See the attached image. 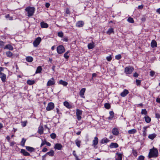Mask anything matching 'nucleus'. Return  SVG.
<instances>
[{
  "label": "nucleus",
  "instance_id": "nucleus-1",
  "mask_svg": "<svg viewBox=\"0 0 160 160\" xmlns=\"http://www.w3.org/2000/svg\"><path fill=\"white\" fill-rule=\"evenodd\" d=\"M158 149L154 147L150 149L148 155L149 158H156L158 156Z\"/></svg>",
  "mask_w": 160,
  "mask_h": 160
},
{
  "label": "nucleus",
  "instance_id": "nucleus-2",
  "mask_svg": "<svg viewBox=\"0 0 160 160\" xmlns=\"http://www.w3.org/2000/svg\"><path fill=\"white\" fill-rule=\"evenodd\" d=\"M25 10L27 12V16L28 17H30L33 15L35 8L34 7L28 6L26 7Z\"/></svg>",
  "mask_w": 160,
  "mask_h": 160
},
{
  "label": "nucleus",
  "instance_id": "nucleus-3",
  "mask_svg": "<svg viewBox=\"0 0 160 160\" xmlns=\"http://www.w3.org/2000/svg\"><path fill=\"white\" fill-rule=\"evenodd\" d=\"M134 69V68L132 66H129L125 68L124 72L127 75L130 74L133 71Z\"/></svg>",
  "mask_w": 160,
  "mask_h": 160
},
{
  "label": "nucleus",
  "instance_id": "nucleus-4",
  "mask_svg": "<svg viewBox=\"0 0 160 160\" xmlns=\"http://www.w3.org/2000/svg\"><path fill=\"white\" fill-rule=\"evenodd\" d=\"M57 51L58 54H62L65 52V50L63 45H60L57 47Z\"/></svg>",
  "mask_w": 160,
  "mask_h": 160
},
{
  "label": "nucleus",
  "instance_id": "nucleus-5",
  "mask_svg": "<svg viewBox=\"0 0 160 160\" xmlns=\"http://www.w3.org/2000/svg\"><path fill=\"white\" fill-rule=\"evenodd\" d=\"M41 38L40 37L37 38L33 42V45L35 47H37L40 43Z\"/></svg>",
  "mask_w": 160,
  "mask_h": 160
},
{
  "label": "nucleus",
  "instance_id": "nucleus-6",
  "mask_svg": "<svg viewBox=\"0 0 160 160\" xmlns=\"http://www.w3.org/2000/svg\"><path fill=\"white\" fill-rule=\"evenodd\" d=\"M54 104L52 102H49L48 104L46 109L47 111H51L54 108Z\"/></svg>",
  "mask_w": 160,
  "mask_h": 160
},
{
  "label": "nucleus",
  "instance_id": "nucleus-7",
  "mask_svg": "<svg viewBox=\"0 0 160 160\" xmlns=\"http://www.w3.org/2000/svg\"><path fill=\"white\" fill-rule=\"evenodd\" d=\"M82 111L81 110H80L78 109H76V115L78 121L80 120L82 118L81 115L82 114Z\"/></svg>",
  "mask_w": 160,
  "mask_h": 160
},
{
  "label": "nucleus",
  "instance_id": "nucleus-8",
  "mask_svg": "<svg viewBox=\"0 0 160 160\" xmlns=\"http://www.w3.org/2000/svg\"><path fill=\"white\" fill-rule=\"evenodd\" d=\"M55 81L53 78L50 79L47 82V85L48 86H51L55 84Z\"/></svg>",
  "mask_w": 160,
  "mask_h": 160
},
{
  "label": "nucleus",
  "instance_id": "nucleus-9",
  "mask_svg": "<svg viewBox=\"0 0 160 160\" xmlns=\"http://www.w3.org/2000/svg\"><path fill=\"white\" fill-rule=\"evenodd\" d=\"M98 143V138L97 137H96L94 138V139L92 141V146L94 147V148H97L96 145Z\"/></svg>",
  "mask_w": 160,
  "mask_h": 160
},
{
  "label": "nucleus",
  "instance_id": "nucleus-10",
  "mask_svg": "<svg viewBox=\"0 0 160 160\" xmlns=\"http://www.w3.org/2000/svg\"><path fill=\"white\" fill-rule=\"evenodd\" d=\"M6 75L5 74L3 73H0V78L2 82H4L6 81Z\"/></svg>",
  "mask_w": 160,
  "mask_h": 160
},
{
  "label": "nucleus",
  "instance_id": "nucleus-11",
  "mask_svg": "<svg viewBox=\"0 0 160 160\" xmlns=\"http://www.w3.org/2000/svg\"><path fill=\"white\" fill-rule=\"evenodd\" d=\"M122 155L123 154L122 153H117L115 158L116 160H122Z\"/></svg>",
  "mask_w": 160,
  "mask_h": 160
},
{
  "label": "nucleus",
  "instance_id": "nucleus-12",
  "mask_svg": "<svg viewBox=\"0 0 160 160\" xmlns=\"http://www.w3.org/2000/svg\"><path fill=\"white\" fill-rule=\"evenodd\" d=\"M85 91V88H83L81 89L79 92V95L81 97L84 98H85V97L84 96V94Z\"/></svg>",
  "mask_w": 160,
  "mask_h": 160
},
{
  "label": "nucleus",
  "instance_id": "nucleus-13",
  "mask_svg": "<svg viewBox=\"0 0 160 160\" xmlns=\"http://www.w3.org/2000/svg\"><path fill=\"white\" fill-rule=\"evenodd\" d=\"M26 149L28 150V151L32 152H34L35 151V149L33 147H31L30 146H25Z\"/></svg>",
  "mask_w": 160,
  "mask_h": 160
},
{
  "label": "nucleus",
  "instance_id": "nucleus-14",
  "mask_svg": "<svg viewBox=\"0 0 160 160\" xmlns=\"http://www.w3.org/2000/svg\"><path fill=\"white\" fill-rule=\"evenodd\" d=\"M118 147V145L116 143L112 142L109 145L110 148H116Z\"/></svg>",
  "mask_w": 160,
  "mask_h": 160
},
{
  "label": "nucleus",
  "instance_id": "nucleus-15",
  "mask_svg": "<svg viewBox=\"0 0 160 160\" xmlns=\"http://www.w3.org/2000/svg\"><path fill=\"white\" fill-rule=\"evenodd\" d=\"M54 148L56 149L60 150L62 148V146L60 143H56L55 145Z\"/></svg>",
  "mask_w": 160,
  "mask_h": 160
},
{
  "label": "nucleus",
  "instance_id": "nucleus-16",
  "mask_svg": "<svg viewBox=\"0 0 160 160\" xmlns=\"http://www.w3.org/2000/svg\"><path fill=\"white\" fill-rule=\"evenodd\" d=\"M20 152L21 153H22L23 155L25 156H30V153L27 151H26L25 149H21Z\"/></svg>",
  "mask_w": 160,
  "mask_h": 160
},
{
  "label": "nucleus",
  "instance_id": "nucleus-17",
  "mask_svg": "<svg viewBox=\"0 0 160 160\" xmlns=\"http://www.w3.org/2000/svg\"><path fill=\"white\" fill-rule=\"evenodd\" d=\"M129 93L127 89H124L123 91L122 92L120 95L122 97H124L126 96Z\"/></svg>",
  "mask_w": 160,
  "mask_h": 160
},
{
  "label": "nucleus",
  "instance_id": "nucleus-18",
  "mask_svg": "<svg viewBox=\"0 0 160 160\" xmlns=\"http://www.w3.org/2000/svg\"><path fill=\"white\" fill-rule=\"evenodd\" d=\"M40 25L41 27L42 28H47L48 27V24L44 22H41Z\"/></svg>",
  "mask_w": 160,
  "mask_h": 160
},
{
  "label": "nucleus",
  "instance_id": "nucleus-19",
  "mask_svg": "<svg viewBox=\"0 0 160 160\" xmlns=\"http://www.w3.org/2000/svg\"><path fill=\"white\" fill-rule=\"evenodd\" d=\"M63 105L68 108L70 109L72 108V105L67 101L64 102H63Z\"/></svg>",
  "mask_w": 160,
  "mask_h": 160
},
{
  "label": "nucleus",
  "instance_id": "nucleus-20",
  "mask_svg": "<svg viewBox=\"0 0 160 160\" xmlns=\"http://www.w3.org/2000/svg\"><path fill=\"white\" fill-rule=\"evenodd\" d=\"M112 132L114 135H117L119 133L118 130L117 128H114L112 130Z\"/></svg>",
  "mask_w": 160,
  "mask_h": 160
},
{
  "label": "nucleus",
  "instance_id": "nucleus-21",
  "mask_svg": "<svg viewBox=\"0 0 160 160\" xmlns=\"http://www.w3.org/2000/svg\"><path fill=\"white\" fill-rule=\"evenodd\" d=\"M4 49H7L10 50H12L13 49V48L10 44H8L5 46L4 48Z\"/></svg>",
  "mask_w": 160,
  "mask_h": 160
},
{
  "label": "nucleus",
  "instance_id": "nucleus-22",
  "mask_svg": "<svg viewBox=\"0 0 160 160\" xmlns=\"http://www.w3.org/2000/svg\"><path fill=\"white\" fill-rule=\"evenodd\" d=\"M38 132L40 135L43 132V128L42 126H40L38 128Z\"/></svg>",
  "mask_w": 160,
  "mask_h": 160
},
{
  "label": "nucleus",
  "instance_id": "nucleus-23",
  "mask_svg": "<svg viewBox=\"0 0 160 160\" xmlns=\"http://www.w3.org/2000/svg\"><path fill=\"white\" fill-rule=\"evenodd\" d=\"M84 22L82 21H79L77 22L76 25L78 27H82L84 25Z\"/></svg>",
  "mask_w": 160,
  "mask_h": 160
},
{
  "label": "nucleus",
  "instance_id": "nucleus-24",
  "mask_svg": "<svg viewBox=\"0 0 160 160\" xmlns=\"http://www.w3.org/2000/svg\"><path fill=\"white\" fill-rule=\"evenodd\" d=\"M110 140L107 138H104L101 140L100 141V143L101 144H103L105 143H107Z\"/></svg>",
  "mask_w": 160,
  "mask_h": 160
},
{
  "label": "nucleus",
  "instance_id": "nucleus-25",
  "mask_svg": "<svg viewBox=\"0 0 160 160\" xmlns=\"http://www.w3.org/2000/svg\"><path fill=\"white\" fill-rule=\"evenodd\" d=\"M151 45L152 48L156 47L157 46L156 42L155 40H152L151 43Z\"/></svg>",
  "mask_w": 160,
  "mask_h": 160
},
{
  "label": "nucleus",
  "instance_id": "nucleus-26",
  "mask_svg": "<svg viewBox=\"0 0 160 160\" xmlns=\"http://www.w3.org/2000/svg\"><path fill=\"white\" fill-rule=\"evenodd\" d=\"M149 128V126H145L143 128V136H146L147 135V129Z\"/></svg>",
  "mask_w": 160,
  "mask_h": 160
},
{
  "label": "nucleus",
  "instance_id": "nucleus-27",
  "mask_svg": "<svg viewBox=\"0 0 160 160\" xmlns=\"http://www.w3.org/2000/svg\"><path fill=\"white\" fill-rule=\"evenodd\" d=\"M58 83L64 86H66L68 84V83L67 82L64 81L62 80H60L59 81Z\"/></svg>",
  "mask_w": 160,
  "mask_h": 160
},
{
  "label": "nucleus",
  "instance_id": "nucleus-28",
  "mask_svg": "<svg viewBox=\"0 0 160 160\" xmlns=\"http://www.w3.org/2000/svg\"><path fill=\"white\" fill-rule=\"evenodd\" d=\"M95 43L92 42V43L88 44V47L89 49H90L93 48L95 47Z\"/></svg>",
  "mask_w": 160,
  "mask_h": 160
},
{
  "label": "nucleus",
  "instance_id": "nucleus-29",
  "mask_svg": "<svg viewBox=\"0 0 160 160\" xmlns=\"http://www.w3.org/2000/svg\"><path fill=\"white\" fill-rule=\"evenodd\" d=\"M54 154V152L53 150H51L50 152H47L46 155H48L50 156H53Z\"/></svg>",
  "mask_w": 160,
  "mask_h": 160
},
{
  "label": "nucleus",
  "instance_id": "nucleus-30",
  "mask_svg": "<svg viewBox=\"0 0 160 160\" xmlns=\"http://www.w3.org/2000/svg\"><path fill=\"white\" fill-rule=\"evenodd\" d=\"M156 136V135L155 133H153L152 134H150L148 135V138L153 140V139Z\"/></svg>",
  "mask_w": 160,
  "mask_h": 160
},
{
  "label": "nucleus",
  "instance_id": "nucleus-31",
  "mask_svg": "<svg viewBox=\"0 0 160 160\" xmlns=\"http://www.w3.org/2000/svg\"><path fill=\"white\" fill-rule=\"evenodd\" d=\"M144 118L145 121L147 123H149L151 121V119L149 116H146Z\"/></svg>",
  "mask_w": 160,
  "mask_h": 160
},
{
  "label": "nucleus",
  "instance_id": "nucleus-32",
  "mask_svg": "<svg viewBox=\"0 0 160 160\" xmlns=\"http://www.w3.org/2000/svg\"><path fill=\"white\" fill-rule=\"evenodd\" d=\"M137 130L135 129H133L128 131V132L130 134H133L136 132Z\"/></svg>",
  "mask_w": 160,
  "mask_h": 160
},
{
  "label": "nucleus",
  "instance_id": "nucleus-33",
  "mask_svg": "<svg viewBox=\"0 0 160 160\" xmlns=\"http://www.w3.org/2000/svg\"><path fill=\"white\" fill-rule=\"evenodd\" d=\"M42 70V68L41 66H39L37 67V70L36 71L35 73H40Z\"/></svg>",
  "mask_w": 160,
  "mask_h": 160
},
{
  "label": "nucleus",
  "instance_id": "nucleus-34",
  "mask_svg": "<svg viewBox=\"0 0 160 160\" xmlns=\"http://www.w3.org/2000/svg\"><path fill=\"white\" fill-rule=\"evenodd\" d=\"M70 52L69 51H68L64 54V58L66 59H68L69 57V55H68V53Z\"/></svg>",
  "mask_w": 160,
  "mask_h": 160
},
{
  "label": "nucleus",
  "instance_id": "nucleus-35",
  "mask_svg": "<svg viewBox=\"0 0 160 160\" xmlns=\"http://www.w3.org/2000/svg\"><path fill=\"white\" fill-rule=\"evenodd\" d=\"M33 58L31 56H28L26 58V60L29 62H31L33 61Z\"/></svg>",
  "mask_w": 160,
  "mask_h": 160
},
{
  "label": "nucleus",
  "instance_id": "nucleus-36",
  "mask_svg": "<svg viewBox=\"0 0 160 160\" xmlns=\"http://www.w3.org/2000/svg\"><path fill=\"white\" fill-rule=\"evenodd\" d=\"M113 32V28H110L108 30L107 32V33L108 35H110Z\"/></svg>",
  "mask_w": 160,
  "mask_h": 160
},
{
  "label": "nucleus",
  "instance_id": "nucleus-37",
  "mask_svg": "<svg viewBox=\"0 0 160 160\" xmlns=\"http://www.w3.org/2000/svg\"><path fill=\"white\" fill-rule=\"evenodd\" d=\"M75 143L77 146L79 148L80 146V143H81V142L78 139H76L75 141Z\"/></svg>",
  "mask_w": 160,
  "mask_h": 160
},
{
  "label": "nucleus",
  "instance_id": "nucleus-38",
  "mask_svg": "<svg viewBox=\"0 0 160 160\" xmlns=\"http://www.w3.org/2000/svg\"><path fill=\"white\" fill-rule=\"evenodd\" d=\"M35 83V81L34 80H28L27 81V83L29 85H32Z\"/></svg>",
  "mask_w": 160,
  "mask_h": 160
},
{
  "label": "nucleus",
  "instance_id": "nucleus-39",
  "mask_svg": "<svg viewBox=\"0 0 160 160\" xmlns=\"http://www.w3.org/2000/svg\"><path fill=\"white\" fill-rule=\"evenodd\" d=\"M26 141V139H25L24 138H22L21 142V145L22 147L24 146Z\"/></svg>",
  "mask_w": 160,
  "mask_h": 160
},
{
  "label": "nucleus",
  "instance_id": "nucleus-40",
  "mask_svg": "<svg viewBox=\"0 0 160 160\" xmlns=\"http://www.w3.org/2000/svg\"><path fill=\"white\" fill-rule=\"evenodd\" d=\"M127 21L130 23H133L134 22L133 18L131 17L128 18L127 19Z\"/></svg>",
  "mask_w": 160,
  "mask_h": 160
},
{
  "label": "nucleus",
  "instance_id": "nucleus-41",
  "mask_svg": "<svg viewBox=\"0 0 160 160\" xmlns=\"http://www.w3.org/2000/svg\"><path fill=\"white\" fill-rule=\"evenodd\" d=\"M105 108L107 109H109L111 107L110 104L108 103H106L104 104Z\"/></svg>",
  "mask_w": 160,
  "mask_h": 160
},
{
  "label": "nucleus",
  "instance_id": "nucleus-42",
  "mask_svg": "<svg viewBox=\"0 0 160 160\" xmlns=\"http://www.w3.org/2000/svg\"><path fill=\"white\" fill-rule=\"evenodd\" d=\"M6 54L7 56L9 57H11L12 55V53L10 51L7 52Z\"/></svg>",
  "mask_w": 160,
  "mask_h": 160
},
{
  "label": "nucleus",
  "instance_id": "nucleus-43",
  "mask_svg": "<svg viewBox=\"0 0 160 160\" xmlns=\"http://www.w3.org/2000/svg\"><path fill=\"white\" fill-rule=\"evenodd\" d=\"M63 35V33L62 31L58 32V36L60 38L62 37Z\"/></svg>",
  "mask_w": 160,
  "mask_h": 160
},
{
  "label": "nucleus",
  "instance_id": "nucleus-44",
  "mask_svg": "<svg viewBox=\"0 0 160 160\" xmlns=\"http://www.w3.org/2000/svg\"><path fill=\"white\" fill-rule=\"evenodd\" d=\"M147 113V112L146 109H142L141 112L142 114L146 115Z\"/></svg>",
  "mask_w": 160,
  "mask_h": 160
},
{
  "label": "nucleus",
  "instance_id": "nucleus-45",
  "mask_svg": "<svg viewBox=\"0 0 160 160\" xmlns=\"http://www.w3.org/2000/svg\"><path fill=\"white\" fill-rule=\"evenodd\" d=\"M56 134L55 133H52L50 135V137L52 139H55L56 138Z\"/></svg>",
  "mask_w": 160,
  "mask_h": 160
},
{
  "label": "nucleus",
  "instance_id": "nucleus-46",
  "mask_svg": "<svg viewBox=\"0 0 160 160\" xmlns=\"http://www.w3.org/2000/svg\"><path fill=\"white\" fill-rule=\"evenodd\" d=\"M42 142L40 145L41 147H42V146H43L44 145L46 144V143L47 142L46 140H42Z\"/></svg>",
  "mask_w": 160,
  "mask_h": 160
},
{
  "label": "nucleus",
  "instance_id": "nucleus-47",
  "mask_svg": "<svg viewBox=\"0 0 160 160\" xmlns=\"http://www.w3.org/2000/svg\"><path fill=\"white\" fill-rule=\"evenodd\" d=\"M27 121H22L21 122L22 126L23 127H25L26 125V123H27Z\"/></svg>",
  "mask_w": 160,
  "mask_h": 160
},
{
  "label": "nucleus",
  "instance_id": "nucleus-48",
  "mask_svg": "<svg viewBox=\"0 0 160 160\" xmlns=\"http://www.w3.org/2000/svg\"><path fill=\"white\" fill-rule=\"evenodd\" d=\"M121 55L120 54H118L115 56V59L117 60H119L121 58Z\"/></svg>",
  "mask_w": 160,
  "mask_h": 160
},
{
  "label": "nucleus",
  "instance_id": "nucleus-49",
  "mask_svg": "<svg viewBox=\"0 0 160 160\" xmlns=\"http://www.w3.org/2000/svg\"><path fill=\"white\" fill-rule=\"evenodd\" d=\"M5 17L6 18H8L9 20H12V17H10L9 14H7L5 16Z\"/></svg>",
  "mask_w": 160,
  "mask_h": 160
},
{
  "label": "nucleus",
  "instance_id": "nucleus-50",
  "mask_svg": "<svg viewBox=\"0 0 160 160\" xmlns=\"http://www.w3.org/2000/svg\"><path fill=\"white\" fill-rule=\"evenodd\" d=\"M132 151V154L135 157H136L137 155V152L136 150H133Z\"/></svg>",
  "mask_w": 160,
  "mask_h": 160
},
{
  "label": "nucleus",
  "instance_id": "nucleus-51",
  "mask_svg": "<svg viewBox=\"0 0 160 160\" xmlns=\"http://www.w3.org/2000/svg\"><path fill=\"white\" fill-rule=\"evenodd\" d=\"M4 45V42L2 41H0V47L1 48H2Z\"/></svg>",
  "mask_w": 160,
  "mask_h": 160
},
{
  "label": "nucleus",
  "instance_id": "nucleus-52",
  "mask_svg": "<svg viewBox=\"0 0 160 160\" xmlns=\"http://www.w3.org/2000/svg\"><path fill=\"white\" fill-rule=\"evenodd\" d=\"M106 59L108 61H110L112 59V58L111 55H109L106 57Z\"/></svg>",
  "mask_w": 160,
  "mask_h": 160
},
{
  "label": "nucleus",
  "instance_id": "nucleus-53",
  "mask_svg": "<svg viewBox=\"0 0 160 160\" xmlns=\"http://www.w3.org/2000/svg\"><path fill=\"white\" fill-rule=\"evenodd\" d=\"M141 82V80H139L137 79L136 80V84L137 85H138V86L140 85Z\"/></svg>",
  "mask_w": 160,
  "mask_h": 160
},
{
  "label": "nucleus",
  "instance_id": "nucleus-54",
  "mask_svg": "<svg viewBox=\"0 0 160 160\" xmlns=\"http://www.w3.org/2000/svg\"><path fill=\"white\" fill-rule=\"evenodd\" d=\"M144 157L142 155L139 156L138 158V160H144Z\"/></svg>",
  "mask_w": 160,
  "mask_h": 160
},
{
  "label": "nucleus",
  "instance_id": "nucleus-55",
  "mask_svg": "<svg viewBox=\"0 0 160 160\" xmlns=\"http://www.w3.org/2000/svg\"><path fill=\"white\" fill-rule=\"evenodd\" d=\"M154 74H155V72L154 71H152L150 72V76L152 77L153 76V75H154Z\"/></svg>",
  "mask_w": 160,
  "mask_h": 160
},
{
  "label": "nucleus",
  "instance_id": "nucleus-56",
  "mask_svg": "<svg viewBox=\"0 0 160 160\" xmlns=\"http://www.w3.org/2000/svg\"><path fill=\"white\" fill-rule=\"evenodd\" d=\"M110 114L111 115V116H112V118L114 116V112L112 111H111L109 112Z\"/></svg>",
  "mask_w": 160,
  "mask_h": 160
},
{
  "label": "nucleus",
  "instance_id": "nucleus-57",
  "mask_svg": "<svg viewBox=\"0 0 160 160\" xmlns=\"http://www.w3.org/2000/svg\"><path fill=\"white\" fill-rule=\"evenodd\" d=\"M62 40L64 41H65L66 42H67L68 41V39L67 37H64L63 38Z\"/></svg>",
  "mask_w": 160,
  "mask_h": 160
},
{
  "label": "nucleus",
  "instance_id": "nucleus-58",
  "mask_svg": "<svg viewBox=\"0 0 160 160\" xmlns=\"http://www.w3.org/2000/svg\"><path fill=\"white\" fill-rule=\"evenodd\" d=\"M133 76L134 77L137 78L138 76V74L137 72H135L134 73Z\"/></svg>",
  "mask_w": 160,
  "mask_h": 160
},
{
  "label": "nucleus",
  "instance_id": "nucleus-59",
  "mask_svg": "<svg viewBox=\"0 0 160 160\" xmlns=\"http://www.w3.org/2000/svg\"><path fill=\"white\" fill-rule=\"evenodd\" d=\"M50 3L48 2H47L45 4V6L47 8H48L50 6Z\"/></svg>",
  "mask_w": 160,
  "mask_h": 160
},
{
  "label": "nucleus",
  "instance_id": "nucleus-60",
  "mask_svg": "<svg viewBox=\"0 0 160 160\" xmlns=\"http://www.w3.org/2000/svg\"><path fill=\"white\" fill-rule=\"evenodd\" d=\"M47 151H48V149L46 148H43V149L42 150V151L43 152H46Z\"/></svg>",
  "mask_w": 160,
  "mask_h": 160
},
{
  "label": "nucleus",
  "instance_id": "nucleus-61",
  "mask_svg": "<svg viewBox=\"0 0 160 160\" xmlns=\"http://www.w3.org/2000/svg\"><path fill=\"white\" fill-rule=\"evenodd\" d=\"M156 117L157 118H160V115L158 113L156 114Z\"/></svg>",
  "mask_w": 160,
  "mask_h": 160
},
{
  "label": "nucleus",
  "instance_id": "nucleus-62",
  "mask_svg": "<svg viewBox=\"0 0 160 160\" xmlns=\"http://www.w3.org/2000/svg\"><path fill=\"white\" fill-rule=\"evenodd\" d=\"M70 12L69 9L68 8H67L66 10V13L68 14L70 13Z\"/></svg>",
  "mask_w": 160,
  "mask_h": 160
},
{
  "label": "nucleus",
  "instance_id": "nucleus-63",
  "mask_svg": "<svg viewBox=\"0 0 160 160\" xmlns=\"http://www.w3.org/2000/svg\"><path fill=\"white\" fill-rule=\"evenodd\" d=\"M143 7L142 5H139L138 6V8L141 9L143 8Z\"/></svg>",
  "mask_w": 160,
  "mask_h": 160
},
{
  "label": "nucleus",
  "instance_id": "nucleus-64",
  "mask_svg": "<svg viewBox=\"0 0 160 160\" xmlns=\"http://www.w3.org/2000/svg\"><path fill=\"white\" fill-rule=\"evenodd\" d=\"M156 101L157 102L159 103H160V98H158L156 99Z\"/></svg>",
  "mask_w": 160,
  "mask_h": 160
}]
</instances>
